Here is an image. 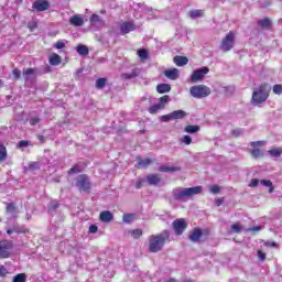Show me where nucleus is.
<instances>
[{"mask_svg": "<svg viewBox=\"0 0 282 282\" xmlns=\"http://www.w3.org/2000/svg\"><path fill=\"white\" fill-rule=\"evenodd\" d=\"M171 239V231L163 230L161 234L149 237V252H161L164 249L166 241Z\"/></svg>", "mask_w": 282, "mask_h": 282, "instance_id": "1", "label": "nucleus"}, {"mask_svg": "<svg viewBox=\"0 0 282 282\" xmlns=\"http://www.w3.org/2000/svg\"><path fill=\"white\" fill-rule=\"evenodd\" d=\"M270 91H272V87L270 84L263 83L259 86L258 90L252 93L251 101L253 105H263L268 98H270Z\"/></svg>", "mask_w": 282, "mask_h": 282, "instance_id": "2", "label": "nucleus"}, {"mask_svg": "<svg viewBox=\"0 0 282 282\" xmlns=\"http://www.w3.org/2000/svg\"><path fill=\"white\" fill-rule=\"evenodd\" d=\"M204 191L202 185L195 187H187L182 189H173V197L177 202L184 199V197H193L194 195H199Z\"/></svg>", "mask_w": 282, "mask_h": 282, "instance_id": "3", "label": "nucleus"}, {"mask_svg": "<svg viewBox=\"0 0 282 282\" xmlns=\"http://www.w3.org/2000/svg\"><path fill=\"white\" fill-rule=\"evenodd\" d=\"M75 186L79 193H91L93 184L89 175L79 174L75 180Z\"/></svg>", "mask_w": 282, "mask_h": 282, "instance_id": "4", "label": "nucleus"}, {"mask_svg": "<svg viewBox=\"0 0 282 282\" xmlns=\"http://www.w3.org/2000/svg\"><path fill=\"white\" fill-rule=\"evenodd\" d=\"M189 93H191V96H193V98L202 99V98H208V96H210L212 94V90L206 85H197V86H192L189 88Z\"/></svg>", "mask_w": 282, "mask_h": 282, "instance_id": "5", "label": "nucleus"}, {"mask_svg": "<svg viewBox=\"0 0 282 282\" xmlns=\"http://www.w3.org/2000/svg\"><path fill=\"white\" fill-rule=\"evenodd\" d=\"M13 248L14 242H12V240H0V259H10Z\"/></svg>", "mask_w": 282, "mask_h": 282, "instance_id": "6", "label": "nucleus"}, {"mask_svg": "<svg viewBox=\"0 0 282 282\" xmlns=\"http://www.w3.org/2000/svg\"><path fill=\"white\" fill-rule=\"evenodd\" d=\"M235 32L230 31L221 41L220 43V50L223 52H230L232 47H235Z\"/></svg>", "mask_w": 282, "mask_h": 282, "instance_id": "7", "label": "nucleus"}, {"mask_svg": "<svg viewBox=\"0 0 282 282\" xmlns=\"http://www.w3.org/2000/svg\"><path fill=\"white\" fill-rule=\"evenodd\" d=\"M204 235H210V230L209 229L204 230L199 227H196L188 235V239L193 243H199V241H202V238L204 237Z\"/></svg>", "mask_w": 282, "mask_h": 282, "instance_id": "8", "label": "nucleus"}, {"mask_svg": "<svg viewBox=\"0 0 282 282\" xmlns=\"http://www.w3.org/2000/svg\"><path fill=\"white\" fill-rule=\"evenodd\" d=\"M172 228L177 237L184 235L186 228H188V224L184 218H177L172 223Z\"/></svg>", "mask_w": 282, "mask_h": 282, "instance_id": "9", "label": "nucleus"}, {"mask_svg": "<svg viewBox=\"0 0 282 282\" xmlns=\"http://www.w3.org/2000/svg\"><path fill=\"white\" fill-rule=\"evenodd\" d=\"M210 69L208 67H202L196 70L191 76V83H199V80H203L206 74H208Z\"/></svg>", "mask_w": 282, "mask_h": 282, "instance_id": "10", "label": "nucleus"}, {"mask_svg": "<svg viewBox=\"0 0 282 282\" xmlns=\"http://www.w3.org/2000/svg\"><path fill=\"white\" fill-rule=\"evenodd\" d=\"M33 10L37 12H45V10H50V1L47 0H35L32 4Z\"/></svg>", "mask_w": 282, "mask_h": 282, "instance_id": "11", "label": "nucleus"}, {"mask_svg": "<svg viewBox=\"0 0 282 282\" xmlns=\"http://www.w3.org/2000/svg\"><path fill=\"white\" fill-rule=\"evenodd\" d=\"M133 30H135V24H133V22L128 21V22H123L120 24V31L121 34H129V32H133Z\"/></svg>", "mask_w": 282, "mask_h": 282, "instance_id": "12", "label": "nucleus"}, {"mask_svg": "<svg viewBox=\"0 0 282 282\" xmlns=\"http://www.w3.org/2000/svg\"><path fill=\"white\" fill-rule=\"evenodd\" d=\"M164 76H166V78H170V80H177L180 78V69H167L164 72Z\"/></svg>", "mask_w": 282, "mask_h": 282, "instance_id": "13", "label": "nucleus"}, {"mask_svg": "<svg viewBox=\"0 0 282 282\" xmlns=\"http://www.w3.org/2000/svg\"><path fill=\"white\" fill-rule=\"evenodd\" d=\"M100 221H104V224H109V221H113V214L109 210H104L99 215Z\"/></svg>", "mask_w": 282, "mask_h": 282, "instance_id": "14", "label": "nucleus"}, {"mask_svg": "<svg viewBox=\"0 0 282 282\" xmlns=\"http://www.w3.org/2000/svg\"><path fill=\"white\" fill-rule=\"evenodd\" d=\"M147 182L150 186H156V184L162 182V177H160L158 174H149L147 176Z\"/></svg>", "mask_w": 282, "mask_h": 282, "instance_id": "15", "label": "nucleus"}, {"mask_svg": "<svg viewBox=\"0 0 282 282\" xmlns=\"http://www.w3.org/2000/svg\"><path fill=\"white\" fill-rule=\"evenodd\" d=\"M69 24L74 25L75 28H83L85 25V20H83L79 15H73L69 19Z\"/></svg>", "mask_w": 282, "mask_h": 282, "instance_id": "16", "label": "nucleus"}, {"mask_svg": "<svg viewBox=\"0 0 282 282\" xmlns=\"http://www.w3.org/2000/svg\"><path fill=\"white\" fill-rule=\"evenodd\" d=\"M173 61L177 67H184V65H188V57L186 56L176 55L174 56Z\"/></svg>", "mask_w": 282, "mask_h": 282, "instance_id": "17", "label": "nucleus"}, {"mask_svg": "<svg viewBox=\"0 0 282 282\" xmlns=\"http://www.w3.org/2000/svg\"><path fill=\"white\" fill-rule=\"evenodd\" d=\"M62 58H61V55L56 54V53H52L50 56H48V63L50 65H53L54 67H56V65H58L59 63H62Z\"/></svg>", "mask_w": 282, "mask_h": 282, "instance_id": "18", "label": "nucleus"}, {"mask_svg": "<svg viewBox=\"0 0 282 282\" xmlns=\"http://www.w3.org/2000/svg\"><path fill=\"white\" fill-rule=\"evenodd\" d=\"M258 25H260L262 30H270V28H272V20H270L269 18H264L258 21Z\"/></svg>", "mask_w": 282, "mask_h": 282, "instance_id": "19", "label": "nucleus"}, {"mask_svg": "<svg viewBox=\"0 0 282 282\" xmlns=\"http://www.w3.org/2000/svg\"><path fill=\"white\" fill-rule=\"evenodd\" d=\"M159 171H160V173H175L177 171H182V167L161 165L159 167Z\"/></svg>", "mask_w": 282, "mask_h": 282, "instance_id": "20", "label": "nucleus"}, {"mask_svg": "<svg viewBox=\"0 0 282 282\" xmlns=\"http://www.w3.org/2000/svg\"><path fill=\"white\" fill-rule=\"evenodd\" d=\"M158 94H169L171 91V85L169 84H159L156 86Z\"/></svg>", "mask_w": 282, "mask_h": 282, "instance_id": "21", "label": "nucleus"}, {"mask_svg": "<svg viewBox=\"0 0 282 282\" xmlns=\"http://www.w3.org/2000/svg\"><path fill=\"white\" fill-rule=\"evenodd\" d=\"M171 113L173 120H182L183 118H186V111L184 110H174Z\"/></svg>", "mask_w": 282, "mask_h": 282, "instance_id": "22", "label": "nucleus"}, {"mask_svg": "<svg viewBox=\"0 0 282 282\" xmlns=\"http://www.w3.org/2000/svg\"><path fill=\"white\" fill-rule=\"evenodd\" d=\"M8 160V149L3 143H0V164L1 162H6Z\"/></svg>", "mask_w": 282, "mask_h": 282, "instance_id": "23", "label": "nucleus"}, {"mask_svg": "<svg viewBox=\"0 0 282 282\" xmlns=\"http://www.w3.org/2000/svg\"><path fill=\"white\" fill-rule=\"evenodd\" d=\"M250 155L253 158V160H259V158H263L264 153L263 150L256 148L250 151Z\"/></svg>", "mask_w": 282, "mask_h": 282, "instance_id": "24", "label": "nucleus"}, {"mask_svg": "<svg viewBox=\"0 0 282 282\" xmlns=\"http://www.w3.org/2000/svg\"><path fill=\"white\" fill-rule=\"evenodd\" d=\"M200 128L197 124H187L184 128L185 133H197L199 132Z\"/></svg>", "mask_w": 282, "mask_h": 282, "instance_id": "25", "label": "nucleus"}, {"mask_svg": "<svg viewBox=\"0 0 282 282\" xmlns=\"http://www.w3.org/2000/svg\"><path fill=\"white\" fill-rule=\"evenodd\" d=\"M171 101V97L169 95H164L159 99V105L163 108L166 109V105Z\"/></svg>", "mask_w": 282, "mask_h": 282, "instance_id": "26", "label": "nucleus"}, {"mask_svg": "<svg viewBox=\"0 0 282 282\" xmlns=\"http://www.w3.org/2000/svg\"><path fill=\"white\" fill-rule=\"evenodd\" d=\"M106 86H107V78L100 77L96 80L95 87L97 89H105Z\"/></svg>", "mask_w": 282, "mask_h": 282, "instance_id": "27", "label": "nucleus"}, {"mask_svg": "<svg viewBox=\"0 0 282 282\" xmlns=\"http://www.w3.org/2000/svg\"><path fill=\"white\" fill-rule=\"evenodd\" d=\"M77 53L79 56H87L89 55V48L86 45H78Z\"/></svg>", "mask_w": 282, "mask_h": 282, "instance_id": "28", "label": "nucleus"}, {"mask_svg": "<svg viewBox=\"0 0 282 282\" xmlns=\"http://www.w3.org/2000/svg\"><path fill=\"white\" fill-rule=\"evenodd\" d=\"M138 76H140V73L138 72H132V73H124L121 75V78H123L124 80H131V78H138Z\"/></svg>", "mask_w": 282, "mask_h": 282, "instance_id": "29", "label": "nucleus"}, {"mask_svg": "<svg viewBox=\"0 0 282 282\" xmlns=\"http://www.w3.org/2000/svg\"><path fill=\"white\" fill-rule=\"evenodd\" d=\"M135 219V214H123L122 220L123 224H132Z\"/></svg>", "mask_w": 282, "mask_h": 282, "instance_id": "30", "label": "nucleus"}, {"mask_svg": "<svg viewBox=\"0 0 282 282\" xmlns=\"http://www.w3.org/2000/svg\"><path fill=\"white\" fill-rule=\"evenodd\" d=\"M152 162L153 161L151 159H139L138 164L142 169H147L148 166H150L152 164Z\"/></svg>", "mask_w": 282, "mask_h": 282, "instance_id": "31", "label": "nucleus"}, {"mask_svg": "<svg viewBox=\"0 0 282 282\" xmlns=\"http://www.w3.org/2000/svg\"><path fill=\"white\" fill-rule=\"evenodd\" d=\"M260 183L262 184V186H267L269 188V193H274V185L272 184V181L261 180Z\"/></svg>", "mask_w": 282, "mask_h": 282, "instance_id": "32", "label": "nucleus"}, {"mask_svg": "<svg viewBox=\"0 0 282 282\" xmlns=\"http://www.w3.org/2000/svg\"><path fill=\"white\" fill-rule=\"evenodd\" d=\"M59 206H61V204L58 203V200H56V199L51 200V203L48 204V210L51 213H55V210H58Z\"/></svg>", "mask_w": 282, "mask_h": 282, "instance_id": "33", "label": "nucleus"}, {"mask_svg": "<svg viewBox=\"0 0 282 282\" xmlns=\"http://www.w3.org/2000/svg\"><path fill=\"white\" fill-rule=\"evenodd\" d=\"M189 17L191 19H199V17H204V10H192Z\"/></svg>", "mask_w": 282, "mask_h": 282, "instance_id": "34", "label": "nucleus"}, {"mask_svg": "<svg viewBox=\"0 0 282 282\" xmlns=\"http://www.w3.org/2000/svg\"><path fill=\"white\" fill-rule=\"evenodd\" d=\"M162 107L159 105V104H154V105H152L149 109H148V111H149V113H151V115H155V113H158V111H162Z\"/></svg>", "mask_w": 282, "mask_h": 282, "instance_id": "35", "label": "nucleus"}, {"mask_svg": "<svg viewBox=\"0 0 282 282\" xmlns=\"http://www.w3.org/2000/svg\"><path fill=\"white\" fill-rule=\"evenodd\" d=\"M138 56L142 61H147V58H149V51H147L145 48H140L138 50Z\"/></svg>", "mask_w": 282, "mask_h": 282, "instance_id": "36", "label": "nucleus"}, {"mask_svg": "<svg viewBox=\"0 0 282 282\" xmlns=\"http://www.w3.org/2000/svg\"><path fill=\"white\" fill-rule=\"evenodd\" d=\"M269 154L271 155V158H281L282 155V149H271L269 150Z\"/></svg>", "mask_w": 282, "mask_h": 282, "instance_id": "37", "label": "nucleus"}, {"mask_svg": "<svg viewBox=\"0 0 282 282\" xmlns=\"http://www.w3.org/2000/svg\"><path fill=\"white\" fill-rule=\"evenodd\" d=\"M76 173H83V169H80V165H74L68 170V175H75Z\"/></svg>", "mask_w": 282, "mask_h": 282, "instance_id": "38", "label": "nucleus"}, {"mask_svg": "<svg viewBox=\"0 0 282 282\" xmlns=\"http://www.w3.org/2000/svg\"><path fill=\"white\" fill-rule=\"evenodd\" d=\"M90 23H91L93 25H96V23H102V19H101L100 15H98V14H93V15L90 17Z\"/></svg>", "mask_w": 282, "mask_h": 282, "instance_id": "39", "label": "nucleus"}, {"mask_svg": "<svg viewBox=\"0 0 282 282\" xmlns=\"http://www.w3.org/2000/svg\"><path fill=\"white\" fill-rule=\"evenodd\" d=\"M26 276L25 273H19L13 278V282H25Z\"/></svg>", "mask_w": 282, "mask_h": 282, "instance_id": "40", "label": "nucleus"}, {"mask_svg": "<svg viewBox=\"0 0 282 282\" xmlns=\"http://www.w3.org/2000/svg\"><path fill=\"white\" fill-rule=\"evenodd\" d=\"M41 169V164L39 162H30L29 171H39Z\"/></svg>", "mask_w": 282, "mask_h": 282, "instance_id": "41", "label": "nucleus"}, {"mask_svg": "<svg viewBox=\"0 0 282 282\" xmlns=\"http://www.w3.org/2000/svg\"><path fill=\"white\" fill-rule=\"evenodd\" d=\"M221 192V187H219V185H212L209 187V193H212L213 195H218V193Z\"/></svg>", "mask_w": 282, "mask_h": 282, "instance_id": "42", "label": "nucleus"}, {"mask_svg": "<svg viewBox=\"0 0 282 282\" xmlns=\"http://www.w3.org/2000/svg\"><path fill=\"white\" fill-rule=\"evenodd\" d=\"M231 230H232V232L239 234V232H241V230H243V227H241V224L236 223V224L231 225Z\"/></svg>", "mask_w": 282, "mask_h": 282, "instance_id": "43", "label": "nucleus"}, {"mask_svg": "<svg viewBox=\"0 0 282 282\" xmlns=\"http://www.w3.org/2000/svg\"><path fill=\"white\" fill-rule=\"evenodd\" d=\"M131 236L133 237V239H140V237H142V229L132 230Z\"/></svg>", "mask_w": 282, "mask_h": 282, "instance_id": "44", "label": "nucleus"}, {"mask_svg": "<svg viewBox=\"0 0 282 282\" xmlns=\"http://www.w3.org/2000/svg\"><path fill=\"white\" fill-rule=\"evenodd\" d=\"M273 94H276V96H281V94H282V85L281 84H275L273 86Z\"/></svg>", "mask_w": 282, "mask_h": 282, "instance_id": "45", "label": "nucleus"}, {"mask_svg": "<svg viewBox=\"0 0 282 282\" xmlns=\"http://www.w3.org/2000/svg\"><path fill=\"white\" fill-rule=\"evenodd\" d=\"M171 120H173V115H172V112H170L169 115H163V116H161V121H162V122H171Z\"/></svg>", "mask_w": 282, "mask_h": 282, "instance_id": "46", "label": "nucleus"}, {"mask_svg": "<svg viewBox=\"0 0 282 282\" xmlns=\"http://www.w3.org/2000/svg\"><path fill=\"white\" fill-rule=\"evenodd\" d=\"M7 213H15L17 206H14V203H9L6 207Z\"/></svg>", "mask_w": 282, "mask_h": 282, "instance_id": "47", "label": "nucleus"}, {"mask_svg": "<svg viewBox=\"0 0 282 282\" xmlns=\"http://www.w3.org/2000/svg\"><path fill=\"white\" fill-rule=\"evenodd\" d=\"M25 147H30V141L22 140L18 143V149H23Z\"/></svg>", "mask_w": 282, "mask_h": 282, "instance_id": "48", "label": "nucleus"}, {"mask_svg": "<svg viewBox=\"0 0 282 282\" xmlns=\"http://www.w3.org/2000/svg\"><path fill=\"white\" fill-rule=\"evenodd\" d=\"M34 72H36V69H34V68L23 69V76H32V74H34Z\"/></svg>", "mask_w": 282, "mask_h": 282, "instance_id": "49", "label": "nucleus"}, {"mask_svg": "<svg viewBox=\"0 0 282 282\" xmlns=\"http://www.w3.org/2000/svg\"><path fill=\"white\" fill-rule=\"evenodd\" d=\"M30 124L31 127H34L35 124H39V122H41V119L39 117H33L30 119Z\"/></svg>", "mask_w": 282, "mask_h": 282, "instance_id": "50", "label": "nucleus"}, {"mask_svg": "<svg viewBox=\"0 0 282 282\" xmlns=\"http://www.w3.org/2000/svg\"><path fill=\"white\" fill-rule=\"evenodd\" d=\"M264 246H267V248H279V245H276V242L270 240L265 241Z\"/></svg>", "mask_w": 282, "mask_h": 282, "instance_id": "51", "label": "nucleus"}, {"mask_svg": "<svg viewBox=\"0 0 282 282\" xmlns=\"http://www.w3.org/2000/svg\"><path fill=\"white\" fill-rule=\"evenodd\" d=\"M15 80H19L21 78V70L19 68H14L12 72Z\"/></svg>", "mask_w": 282, "mask_h": 282, "instance_id": "52", "label": "nucleus"}, {"mask_svg": "<svg viewBox=\"0 0 282 282\" xmlns=\"http://www.w3.org/2000/svg\"><path fill=\"white\" fill-rule=\"evenodd\" d=\"M193 142V138H191V135H184L183 137V143L188 145V144H192Z\"/></svg>", "mask_w": 282, "mask_h": 282, "instance_id": "53", "label": "nucleus"}, {"mask_svg": "<svg viewBox=\"0 0 282 282\" xmlns=\"http://www.w3.org/2000/svg\"><path fill=\"white\" fill-rule=\"evenodd\" d=\"M250 188H257V186H259V178H253L251 180V182L249 183Z\"/></svg>", "mask_w": 282, "mask_h": 282, "instance_id": "54", "label": "nucleus"}, {"mask_svg": "<svg viewBox=\"0 0 282 282\" xmlns=\"http://www.w3.org/2000/svg\"><path fill=\"white\" fill-rule=\"evenodd\" d=\"M265 144V141H253L250 143V147L257 148V147H263Z\"/></svg>", "mask_w": 282, "mask_h": 282, "instance_id": "55", "label": "nucleus"}, {"mask_svg": "<svg viewBox=\"0 0 282 282\" xmlns=\"http://www.w3.org/2000/svg\"><path fill=\"white\" fill-rule=\"evenodd\" d=\"M265 252H263L261 249L258 250V259L260 261H265Z\"/></svg>", "mask_w": 282, "mask_h": 282, "instance_id": "56", "label": "nucleus"}, {"mask_svg": "<svg viewBox=\"0 0 282 282\" xmlns=\"http://www.w3.org/2000/svg\"><path fill=\"white\" fill-rule=\"evenodd\" d=\"M88 230L91 235H96V232H98V226L97 225H90Z\"/></svg>", "mask_w": 282, "mask_h": 282, "instance_id": "57", "label": "nucleus"}, {"mask_svg": "<svg viewBox=\"0 0 282 282\" xmlns=\"http://www.w3.org/2000/svg\"><path fill=\"white\" fill-rule=\"evenodd\" d=\"M55 50H63V47H65V44L64 42H56L55 45H54Z\"/></svg>", "mask_w": 282, "mask_h": 282, "instance_id": "58", "label": "nucleus"}, {"mask_svg": "<svg viewBox=\"0 0 282 282\" xmlns=\"http://www.w3.org/2000/svg\"><path fill=\"white\" fill-rule=\"evenodd\" d=\"M231 133L236 138H239V135H241V133H243V131L241 129H235V130L231 131Z\"/></svg>", "mask_w": 282, "mask_h": 282, "instance_id": "59", "label": "nucleus"}, {"mask_svg": "<svg viewBox=\"0 0 282 282\" xmlns=\"http://www.w3.org/2000/svg\"><path fill=\"white\" fill-rule=\"evenodd\" d=\"M8 274V269L4 265H0V276H6Z\"/></svg>", "mask_w": 282, "mask_h": 282, "instance_id": "60", "label": "nucleus"}, {"mask_svg": "<svg viewBox=\"0 0 282 282\" xmlns=\"http://www.w3.org/2000/svg\"><path fill=\"white\" fill-rule=\"evenodd\" d=\"M224 202H226L225 197H220V198H216L215 199L216 206H221V204H224Z\"/></svg>", "mask_w": 282, "mask_h": 282, "instance_id": "61", "label": "nucleus"}, {"mask_svg": "<svg viewBox=\"0 0 282 282\" xmlns=\"http://www.w3.org/2000/svg\"><path fill=\"white\" fill-rule=\"evenodd\" d=\"M142 186H144V180H139L137 181V184H135V188H142Z\"/></svg>", "mask_w": 282, "mask_h": 282, "instance_id": "62", "label": "nucleus"}, {"mask_svg": "<svg viewBox=\"0 0 282 282\" xmlns=\"http://www.w3.org/2000/svg\"><path fill=\"white\" fill-rule=\"evenodd\" d=\"M51 72H52V66L45 65L44 66V74H51Z\"/></svg>", "mask_w": 282, "mask_h": 282, "instance_id": "63", "label": "nucleus"}, {"mask_svg": "<svg viewBox=\"0 0 282 282\" xmlns=\"http://www.w3.org/2000/svg\"><path fill=\"white\" fill-rule=\"evenodd\" d=\"M37 140H39L40 142H42V144H43V142H45V137L42 135V134H39V135H37Z\"/></svg>", "mask_w": 282, "mask_h": 282, "instance_id": "64", "label": "nucleus"}]
</instances>
